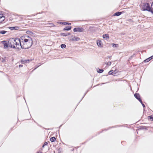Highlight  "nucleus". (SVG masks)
Returning <instances> with one entry per match:
<instances>
[{"label": "nucleus", "instance_id": "obj_1", "mask_svg": "<svg viewBox=\"0 0 153 153\" xmlns=\"http://www.w3.org/2000/svg\"><path fill=\"white\" fill-rule=\"evenodd\" d=\"M22 40V44L21 48L24 49H26L30 48L33 44L32 39L29 36L21 37Z\"/></svg>", "mask_w": 153, "mask_h": 153}, {"label": "nucleus", "instance_id": "obj_2", "mask_svg": "<svg viewBox=\"0 0 153 153\" xmlns=\"http://www.w3.org/2000/svg\"><path fill=\"white\" fill-rule=\"evenodd\" d=\"M14 41H15V44L16 46V48L18 49H19V47H21V48L22 45V40L21 39V38L20 39L17 38H14Z\"/></svg>", "mask_w": 153, "mask_h": 153}, {"label": "nucleus", "instance_id": "obj_3", "mask_svg": "<svg viewBox=\"0 0 153 153\" xmlns=\"http://www.w3.org/2000/svg\"><path fill=\"white\" fill-rule=\"evenodd\" d=\"M142 8L143 11H148L150 8V7L149 3H143L142 5Z\"/></svg>", "mask_w": 153, "mask_h": 153}, {"label": "nucleus", "instance_id": "obj_4", "mask_svg": "<svg viewBox=\"0 0 153 153\" xmlns=\"http://www.w3.org/2000/svg\"><path fill=\"white\" fill-rule=\"evenodd\" d=\"M9 47L10 48H13L15 49L16 48L15 45V41L14 38H13L12 39L8 41Z\"/></svg>", "mask_w": 153, "mask_h": 153}, {"label": "nucleus", "instance_id": "obj_5", "mask_svg": "<svg viewBox=\"0 0 153 153\" xmlns=\"http://www.w3.org/2000/svg\"><path fill=\"white\" fill-rule=\"evenodd\" d=\"M85 30L82 27H76L74 28L73 29V31L74 32H82Z\"/></svg>", "mask_w": 153, "mask_h": 153}, {"label": "nucleus", "instance_id": "obj_6", "mask_svg": "<svg viewBox=\"0 0 153 153\" xmlns=\"http://www.w3.org/2000/svg\"><path fill=\"white\" fill-rule=\"evenodd\" d=\"M1 42L4 45V48L5 49H8L9 46L8 41H3Z\"/></svg>", "mask_w": 153, "mask_h": 153}, {"label": "nucleus", "instance_id": "obj_7", "mask_svg": "<svg viewBox=\"0 0 153 153\" xmlns=\"http://www.w3.org/2000/svg\"><path fill=\"white\" fill-rule=\"evenodd\" d=\"M69 39L70 41H77L79 40L80 38L78 37H76L74 36L73 38L72 39H70L69 38Z\"/></svg>", "mask_w": 153, "mask_h": 153}, {"label": "nucleus", "instance_id": "obj_8", "mask_svg": "<svg viewBox=\"0 0 153 153\" xmlns=\"http://www.w3.org/2000/svg\"><path fill=\"white\" fill-rule=\"evenodd\" d=\"M134 96L139 101L141 100L140 95L139 94L135 93L134 94Z\"/></svg>", "mask_w": 153, "mask_h": 153}, {"label": "nucleus", "instance_id": "obj_9", "mask_svg": "<svg viewBox=\"0 0 153 153\" xmlns=\"http://www.w3.org/2000/svg\"><path fill=\"white\" fill-rule=\"evenodd\" d=\"M59 23L61 24V25H71V24L69 22H59Z\"/></svg>", "mask_w": 153, "mask_h": 153}, {"label": "nucleus", "instance_id": "obj_10", "mask_svg": "<svg viewBox=\"0 0 153 153\" xmlns=\"http://www.w3.org/2000/svg\"><path fill=\"white\" fill-rule=\"evenodd\" d=\"M5 19V17L3 15L0 16V23H1L4 21Z\"/></svg>", "mask_w": 153, "mask_h": 153}, {"label": "nucleus", "instance_id": "obj_11", "mask_svg": "<svg viewBox=\"0 0 153 153\" xmlns=\"http://www.w3.org/2000/svg\"><path fill=\"white\" fill-rule=\"evenodd\" d=\"M153 58V55L150 56V57L146 59H145L144 62H149V61H150Z\"/></svg>", "mask_w": 153, "mask_h": 153}, {"label": "nucleus", "instance_id": "obj_12", "mask_svg": "<svg viewBox=\"0 0 153 153\" xmlns=\"http://www.w3.org/2000/svg\"><path fill=\"white\" fill-rule=\"evenodd\" d=\"M71 28V26H66L63 29V30L68 31L70 30Z\"/></svg>", "mask_w": 153, "mask_h": 153}, {"label": "nucleus", "instance_id": "obj_13", "mask_svg": "<svg viewBox=\"0 0 153 153\" xmlns=\"http://www.w3.org/2000/svg\"><path fill=\"white\" fill-rule=\"evenodd\" d=\"M103 38L105 39H109V35L108 34H105L102 36Z\"/></svg>", "mask_w": 153, "mask_h": 153}, {"label": "nucleus", "instance_id": "obj_14", "mask_svg": "<svg viewBox=\"0 0 153 153\" xmlns=\"http://www.w3.org/2000/svg\"><path fill=\"white\" fill-rule=\"evenodd\" d=\"M9 28L10 30H18L19 29V27L16 26V27H9Z\"/></svg>", "mask_w": 153, "mask_h": 153}, {"label": "nucleus", "instance_id": "obj_15", "mask_svg": "<svg viewBox=\"0 0 153 153\" xmlns=\"http://www.w3.org/2000/svg\"><path fill=\"white\" fill-rule=\"evenodd\" d=\"M123 13L122 12H117L116 13H115L114 14V16H120V15H121Z\"/></svg>", "mask_w": 153, "mask_h": 153}, {"label": "nucleus", "instance_id": "obj_16", "mask_svg": "<svg viewBox=\"0 0 153 153\" xmlns=\"http://www.w3.org/2000/svg\"><path fill=\"white\" fill-rule=\"evenodd\" d=\"M56 140V138L54 137H52L50 139V140L51 142H54Z\"/></svg>", "mask_w": 153, "mask_h": 153}, {"label": "nucleus", "instance_id": "obj_17", "mask_svg": "<svg viewBox=\"0 0 153 153\" xmlns=\"http://www.w3.org/2000/svg\"><path fill=\"white\" fill-rule=\"evenodd\" d=\"M97 44L99 47H102L101 46V41H100V40L97 41Z\"/></svg>", "mask_w": 153, "mask_h": 153}, {"label": "nucleus", "instance_id": "obj_18", "mask_svg": "<svg viewBox=\"0 0 153 153\" xmlns=\"http://www.w3.org/2000/svg\"><path fill=\"white\" fill-rule=\"evenodd\" d=\"M148 119L151 120L152 121H153V115H151L148 117Z\"/></svg>", "mask_w": 153, "mask_h": 153}, {"label": "nucleus", "instance_id": "obj_19", "mask_svg": "<svg viewBox=\"0 0 153 153\" xmlns=\"http://www.w3.org/2000/svg\"><path fill=\"white\" fill-rule=\"evenodd\" d=\"M103 71V70L102 69H100L99 68V70H97V72L99 73H101Z\"/></svg>", "mask_w": 153, "mask_h": 153}, {"label": "nucleus", "instance_id": "obj_20", "mask_svg": "<svg viewBox=\"0 0 153 153\" xmlns=\"http://www.w3.org/2000/svg\"><path fill=\"white\" fill-rule=\"evenodd\" d=\"M113 73H114V71L113 70H111L108 72V74L109 75H114V74H113Z\"/></svg>", "mask_w": 153, "mask_h": 153}, {"label": "nucleus", "instance_id": "obj_21", "mask_svg": "<svg viewBox=\"0 0 153 153\" xmlns=\"http://www.w3.org/2000/svg\"><path fill=\"white\" fill-rule=\"evenodd\" d=\"M7 32V31H5L4 30L0 31V34H5V33H6Z\"/></svg>", "mask_w": 153, "mask_h": 153}, {"label": "nucleus", "instance_id": "obj_22", "mask_svg": "<svg viewBox=\"0 0 153 153\" xmlns=\"http://www.w3.org/2000/svg\"><path fill=\"white\" fill-rule=\"evenodd\" d=\"M60 46L62 48H64L66 47V45L65 44H62Z\"/></svg>", "mask_w": 153, "mask_h": 153}, {"label": "nucleus", "instance_id": "obj_23", "mask_svg": "<svg viewBox=\"0 0 153 153\" xmlns=\"http://www.w3.org/2000/svg\"><path fill=\"white\" fill-rule=\"evenodd\" d=\"M60 35L63 36H67L66 33H60Z\"/></svg>", "mask_w": 153, "mask_h": 153}, {"label": "nucleus", "instance_id": "obj_24", "mask_svg": "<svg viewBox=\"0 0 153 153\" xmlns=\"http://www.w3.org/2000/svg\"><path fill=\"white\" fill-rule=\"evenodd\" d=\"M139 101L141 104L142 105L143 107V108H144L145 107V105L143 103V102H142V100H140Z\"/></svg>", "mask_w": 153, "mask_h": 153}, {"label": "nucleus", "instance_id": "obj_25", "mask_svg": "<svg viewBox=\"0 0 153 153\" xmlns=\"http://www.w3.org/2000/svg\"><path fill=\"white\" fill-rule=\"evenodd\" d=\"M147 11L151 12L152 14H153V11L152 10V8L151 7Z\"/></svg>", "mask_w": 153, "mask_h": 153}, {"label": "nucleus", "instance_id": "obj_26", "mask_svg": "<svg viewBox=\"0 0 153 153\" xmlns=\"http://www.w3.org/2000/svg\"><path fill=\"white\" fill-rule=\"evenodd\" d=\"M107 65H108L109 66L110 65H111V62H108L107 63H105Z\"/></svg>", "mask_w": 153, "mask_h": 153}, {"label": "nucleus", "instance_id": "obj_27", "mask_svg": "<svg viewBox=\"0 0 153 153\" xmlns=\"http://www.w3.org/2000/svg\"><path fill=\"white\" fill-rule=\"evenodd\" d=\"M118 46V45L117 44H114L113 45V47L114 48H116Z\"/></svg>", "mask_w": 153, "mask_h": 153}, {"label": "nucleus", "instance_id": "obj_28", "mask_svg": "<svg viewBox=\"0 0 153 153\" xmlns=\"http://www.w3.org/2000/svg\"><path fill=\"white\" fill-rule=\"evenodd\" d=\"M3 12L2 11H0V16H2V15H4V14L2 13Z\"/></svg>", "mask_w": 153, "mask_h": 153}, {"label": "nucleus", "instance_id": "obj_29", "mask_svg": "<svg viewBox=\"0 0 153 153\" xmlns=\"http://www.w3.org/2000/svg\"><path fill=\"white\" fill-rule=\"evenodd\" d=\"M88 91H87L84 94L83 96L82 97V98L81 101V100H82L83 99V98H84V96H85V95H86V93H87Z\"/></svg>", "mask_w": 153, "mask_h": 153}, {"label": "nucleus", "instance_id": "obj_30", "mask_svg": "<svg viewBox=\"0 0 153 153\" xmlns=\"http://www.w3.org/2000/svg\"><path fill=\"white\" fill-rule=\"evenodd\" d=\"M45 146H46L48 145V143L47 142H45L43 144Z\"/></svg>", "mask_w": 153, "mask_h": 153}, {"label": "nucleus", "instance_id": "obj_31", "mask_svg": "<svg viewBox=\"0 0 153 153\" xmlns=\"http://www.w3.org/2000/svg\"><path fill=\"white\" fill-rule=\"evenodd\" d=\"M19 68H21L23 66V65H19Z\"/></svg>", "mask_w": 153, "mask_h": 153}, {"label": "nucleus", "instance_id": "obj_32", "mask_svg": "<svg viewBox=\"0 0 153 153\" xmlns=\"http://www.w3.org/2000/svg\"><path fill=\"white\" fill-rule=\"evenodd\" d=\"M151 7L152 8H153V2H152L151 4Z\"/></svg>", "mask_w": 153, "mask_h": 153}, {"label": "nucleus", "instance_id": "obj_33", "mask_svg": "<svg viewBox=\"0 0 153 153\" xmlns=\"http://www.w3.org/2000/svg\"><path fill=\"white\" fill-rule=\"evenodd\" d=\"M51 26H54V25L53 23L51 24Z\"/></svg>", "mask_w": 153, "mask_h": 153}, {"label": "nucleus", "instance_id": "obj_34", "mask_svg": "<svg viewBox=\"0 0 153 153\" xmlns=\"http://www.w3.org/2000/svg\"><path fill=\"white\" fill-rule=\"evenodd\" d=\"M66 34H67V36L70 35V33H66Z\"/></svg>", "mask_w": 153, "mask_h": 153}, {"label": "nucleus", "instance_id": "obj_35", "mask_svg": "<svg viewBox=\"0 0 153 153\" xmlns=\"http://www.w3.org/2000/svg\"><path fill=\"white\" fill-rule=\"evenodd\" d=\"M108 58L110 59V58H111V56H108Z\"/></svg>", "mask_w": 153, "mask_h": 153}, {"label": "nucleus", "instance_id": "obj_36", "mask_svg": "<svg viewBox=\"0 0 153 153\" xmlns=\"http://www.w3.org/2000/svg\"><path fill=\"white\" fill-rule=\"evenodd\" d=\"M62 149V148H59V150H61Z\"/></svg>", "mask_w": 153, "mask_h": 153}, {"label": "nucleus", "instance_id": "obj_37", "mask_svg": "<svg viewBox=\"0 0 153 153\" xmlns=\"http://www.w3.org/2000/svg\"><path fill=\"white\" fill-rule=\"evenodd\" d=\"M37 153H42V152L40 151H39L37 152Z\"/></svg>", "mask_w": 153, "mask_h": 153}, {"label": "nucleus", "instance_id": "obj_38", "mask_svg": "<svg viewBox=\"0 0 153 153\" xmlns=\"http://www.w3.org/2000/svg\"><path fill=\"white\" fill-rule=\"evenodd\" d=\"M45 146L43 144V145H42V147L43 148H44Z\"/></svg>", "mask_w": 153, "mask_h": 153}, {"label": "nucleus", "instance_id": "obj_39", "mask_svg": "<svg viewBox=\"0 0 153 153\" xmlns=\"http://www.w3.org/2000/svg\"><path fill=\"white\" fill-rule=\"evenodd\" d=\"M74 149H71V151H74Z\"/></svg>", "mask_w": 153, "mask_h": 153}, {"label": "nucleus", "instance_id": "obj_40", "mask_svg": "<svg viewBox=\"0 0 153 153\" xmlns=\"http://www.w3.org/2000/svg\"><path fill=\"white\" fill-rule=\"evenodd\" d=\"M107 83V82H106V83ZM105 83H102V84H105Z\"/></svg>", "mask_w": 153, "mask_h": 153}, {"label": "nucleus", "instance_id": "obj_41", "mask_svg": "<svg viewBox=\"0 0 153 153\" xmlns=\"http://www.w3.org/2000/svg\"><path fill=\"white\" fill-rule=\"evenodd\" d=\"M29 32H30V31H27V32H28V33H29Z\"/></svg>", "mask_w": 153, "mask_h": 153}, {"label": "nucleus", "instance_id": "obj_42", "mask_svg": "<svg viewBox=\"0 0 153 153\" xmlns=\"http://www.w3.org/2000/svg\"><path fill=\"white\" fill-rule=\"evenodd\" d=\"M29 32H30V31H27V32H28V33H29Z\"/></svg>", "mask_w": 153, "mask_h": 153}]
</instances>
